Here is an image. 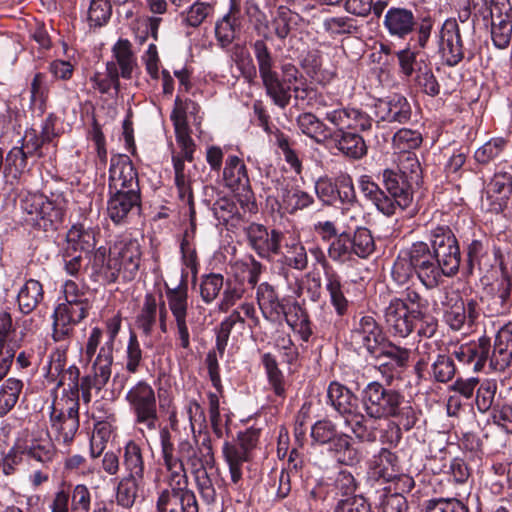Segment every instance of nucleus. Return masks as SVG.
<instances>
[{
  "mask_svg": "<svg viewBox=\"0 0 512 512\" xmlns=\"http://www.w3.org/2000/svg\"><path fill=\"white\" fill-rule=\"evenodd\" d=\"M328 142L351 159H361L367 153L366 143L363 137L357 133L333 131Z\"/></svg>",
  "mask_w": 512,
  "mask_h": 512,
  "instance_id": "nucleus-33",
  "label": "nucleus"
},
{
  "mask_svg": "<svg viewBox=\"0 0 512 512\" xmlns=\"http://www.w3.org/2000/svg\"><path fill=\"white\" fill-rule=\"evenodd\" d=\"M285 262L293 269L303 271L308 266L307 250L297 239L285 244Z\"/></svg>",
  "mask_w": 512,
  "mask_h": 512,
  "instance_id": "nucleus-51",
  "label": "nucleus"
},
{
  "mask_svg": "<svg viewBox=\"0 0 512 512\" xmlns=\"http://www.w3.org/2000/svg\"><path fill=\"white\" fill-rule=\"evenodd\" d=\"M65 301L58 304L53 313V338L65 339L72 327L88 316L92 307V292L82 282L66 280L62 285Z\"/></svg>",
  "mask_w": 512,
  "mask_h": 512,
  "instance_id": "nucleus-5",
  "label": "nucleus"
},
{
  "mask_svg": "<svg viewBox=\"0 0 512 512\" xmlns=\"http://www.w3.org/2000/svg\"><path fill=\"white\" fill-rule=\"evenodd\" d=\"M422 136L416 130L402 128L393 136V146L397 154L408 153L420 146Z\"/></svg>",
  "mask_w": 512,
  "mask_h": 512,
  "instance_id": "nucleus-53",
  "label": "nucleus"
},
{
  "mask_svg": "<svg viewBox=\"0 0 512 512\" xmlns=\"http://www.w3.org/2000/svg\"><path fill=\"white\" fill-rule=\"evenodd\" d=\"M382 182L387 191V198L393 203L391 216L397 211L405 210L412 202V185L406 177L395 168H386L382 172Z\"/></svg>",
  "mask_w": 512,
  "mask_h": 512,
  "instance_id": "nucleus-19",
  "label": "nucleus"
},
{
  "mask_svg": "<svg viewBox=\"0 0 512 512\" xmlns=\"http://www.w3.org/2000/svg\"><path fill=\"white\" fill-rule=\"evenodd\" d=\"M361 404L368 420L393 418L400 429L409 431L418 421L420 411L398 391L370 382L361 393ZM369 427H373L369 425Z\"/></svg>",
  "mask_w": 512,
  "mask_h": 512,
  "instance_id": "nucleus-2",
  "label": "nucleus"
},
{
  "mask_svg": "<svg viewBox=\"0 0 512 512\" xmlns=\"http://www.w3.org/2000/svg\"><path fill=\"white\" fill-rule=\"evenodd\" d=\"M358 186L362 194L376 206L379 212L385 216H391L393 203L387 198L386 192L370 176H360Z\"/></svg>",
  "mask_w": 512,
  "mask_h": 512,
  "instance_id": "nucleus-34",
  "label": "nucleus"
},
{
  "mask_svg": "<svg viewBox=\"0 0 512 512\" xmlns=\"http://www.w3.org/2000/svg\"><path fill=\"white\" fill-rule=\"evenodd\" d=\"M352 253L360 258H367L375 250L374 239L367 228L357 227L351 238Z\"/></svg>",
  "mask_w": 512,
  "mask_h": 512,
  "instance_id": "nucleus-55",
  "label": "nucleus"
},
{
  "mask_svg": "<svg viewBox=\"0 0 512 512\" xmlns=\"http://www.w3.org/2000/svg\"><path fill=\"white\" fill-rule=\"evenodd\" d=\"M277 203L284 213L295 214L299 210L308 208L314 203L313 196L290 182H278Z\"/></svg>",
  "mask_w": 512,
  "mask_h": 512,
  "instance_id": "nucleus-27",
  "label": "nucleus"
},
{
  "mask_svg": "<svg viewBox=\"0 0 512 512\" xmlns=\"http://www.w3.org/2000/svg\"><path fill=\"white\" fill-rule=\"evenodd\" d=\"M110 433V427L106 423L99 422L94 426L93 433L90 437L91 458H98L104 452L110 438Z\"/></svg>",
  "mask_w": 512,
  "mask_h": 512,
  "instance_id": "nucleus-62",
  "label": "nucleus"
},
{
  "mask_svg": "<svg viewBox=\"0 0 512 512\" xmlns=\"http://www.w3.org/2000/svg\"><path fill=\"white\" fill-rule=\"evenodd\" d=\"M439 46L442 57L448 66H455L463 59L462 39L456 20L448 19L443 23Z\"/></svg>",
  "mask_w": 512,
  "mask_h": 512,
  "instance_id": "nucleus-26",
  "label": "nucleus"
},
{
  "mask_svg": "<svg viewBox=\"0 0 512 512\" xmlns=\"http://www.w3.org/2000/svg\"><path fill=\"white\" fill-rule=\"evenodd\" d=\"M121 267V276L124 281L133 280L139 270L141 261V248L136 239L123 238L115 242L111 248Z\"/></svg>",
  "mask_w": 512,
  "mask_h": 512,
  "instance_id": "nucleus-23",
  "label": "nucleus"
},
{
  "mask_svg": "<svg viewBox=\"0 0 512 512\" xmlns=\"http://www.w3.org/2000/svg\"><path fill=\"white\" fill-rule=\"evenodd\" d=\"M57 456V449L48 430L37 428L16 440L4 458L3 472L9 475L22 462L47 467Z\"/></svg>",
  "mask_w": 512,
  "mask_h": 512,
  "instance_id": "nucleus-7",
  "label": "nucleus"
},
{
  "mask_svg": "<svg viewBox=\"0 0 512 512\" xmlns=\"http://www.w3.org/2000/svg\"><path fill=\"white\" fill-rule=\"evenodd\" d=\"M113 55L116 59V65L121 70V76L129 79L132 71L136 67V57L132 51V45L127 39H119L112 48Z\"/></svg>",
  "mask_w": 512,
  "mask_h": 512,
  "instance_id": "nucleus-42",
  "label": "nucleus"
},
{
  "mask_svg": "<svg viewBox=\"0 0 512 512\" xmlns=\"http://www.w3.org/2000/svg\"><path fill=\"white\" fill-rule=\"evenodd\" d=\"M252 49L266 94L278 107H287L291 100V86L298 82L301 76L298 68L292 63H284L281 66L280 77L276 70L275 58L266 42L256 40Z\"/></svg>",
  "mask_w": 512,
  "mask_h": 512,
  "instance_id": "nucleus-3",
  "label": "nucleus"
},
{
  "mask_svg": "<svg viewBox=\"0 0 512 512\" xmlns=\"http://www.w3.org/2000/svg\"><path fill=\"white\" fill-rule=\"evenodd\" d=\"M67 241L75 251L79 249L84 255L94 249L96 235L93 229H86L83 225H74L67 233Z\"/></svg>",
  "mask_w": 512,
  "mask_h": 512,
  "instance_id": "nucleus-46",
  "label": "nucleus"
},
{
  "mask_svg": "<svg viewBox=\"0 0 512 512\" xmlns=\"http://www.w3.org/2000/svg\"><path fill=\"white\" fill-rule=\"evenodd\" d=\"M383 24L392 37L401 40L406 39L416 30V41L420 48L426 47L433 29V20L430 17L423 18L417 26L412 10L404 7L389 8L384 16Z\"/></svg>",
  "mask_w": 512,
  "mask_h": 512,
  "instance_id": "nucleus-10",
  "label": "nucleus"
},
{
  "mask_svg": "<svg viewBox=\"0 0 512 512\" xmlns=\"http://www.w3.org/2000/svg\"><path fill=\"white\" fill-rule=\"evenodd\" d=\"M190 468L191 473H196L203 469L212 468L214 465V454L209 437H204L197 449L183 460V463Z\"/></svg>",
  "mask_w": 512,
  "mask_h": 512,
  "instance_id": "nucleus-40",
  "label": "nucleus"
},
{
  "mask_svg": "<svg viewBox=\"0 0 512 512\" xmlns=\"http://www.w3.org/2000/svg\"><path fill=\"white\" fill-rule=\"evenodd\" d=\"M43 298L42 284L35 279H29L21 287L17 295L19 310L24 314H29L37 308Z\"/></svg>",
  "mask_w": 512,
  "mask_h": 512,
  "instance_id": "nucleus-37",
  "label": "nucleus"
},
{
  "mask_svg": "<svg viewBox=\"0 0 512 512\" xmlns=\"http://www.w3.org/2000/svg\"><path fill=\"white\" fill-rule=\"evenodd\" d=\"M23 384L20 380L9 378L0 388V415L7 414L17 403Z\"/></svg>",
  "mask_w": 512,
  "mask_h": 512,
  "instance_id": "nucleus-50",
  "label": "nucleus"
},
{
  "mask_svg": "<svg viewBox=\"0 0 512 512\" xmlns=\"http://www.w3.org/2000/svg\"><path fill=\"white\" fill-rule=\"evenodd\" d=\"M300 16L286 7H279L275 17L271 21L274 34L280 40L288 37L290 32L298 25Z\"/></svg>",
  "mask_w": 512,
  "mask_h": 512,
  "instance_id": "nucleus-45",
  "label": "nucleus"
},
{
  "mask_svg": "<svg viewBox=\"0 0 512 512\" xmlns=\"http://www.w3.org/2000/svg\"><path fill=\"white\" fill-rule=\"evenodd\" d=\"M456 366L453 359L446 354H438L431 365L430 374L436 382L447 383L453 379Z\"/></svg>",
  "mask_w": 512,
  "mask_h": 512,
  "instance_id": "nucleus-52",
  "label": "nucleus"
},
{
  "mask_svg": "<svg viewBox=\"0 0 512 512\" xmlns=\"http://www.w3.org/2000/svg\"><path fill=\"white\" fill-rule=\"evenodd\" d=\"M426 237L430 243L436 259L442 264L444 275L454 276L460 266V249L458 241L448 225H430L426 230Z\"/></svg>",
  "mask_w": 512,
  "mask_h": 512,
  "instance_id": "nucleus-13",
  "label": "nucleus"
},
{
  "mask_svg": "<svg viewBox=\"0 0 512 512\" xmlns=\"http://www.w3.org/2000/svg\"><path fill=\"white\" fill-rule=\"evenodd\" d=\"M396 170L406 177L413 184H418L421 178L422 169L420 162L413 152L397 154Z\"/></svg>",
  "mask_w": 512,
  "mask_h": 512,
  "instance_id": "nucleus-48",
  "label": "nucleus"
},
{
  "mask_svg": "<svg viewBox=\"0 0 512 512\" xmlns=\"http://www.w3.org/2000/svg\"><path fill=\"white\" fill-rule=\"evenodd\" d=\"M214 6L208 2H193L191 6L183 14V22L185 25L196 28L204 21L212 16Z\"/></svg>",
  "mask_w": 512,
  "mask_h": 512,
  "instance_id": "nucleus-54",
  "label": "nucleus"
},
{
  "mask_svg": "<svg viewBox=\"0 0 512 512\" xmlns=\"http://www.w3.org/2000/svg\"><path fill=\"white\" fill-rule=\"evenodd\" d=\"M143 360V351L135 332H130L125 350V369L129 373L138 372Z\"/></svg>",
  "mask_w": 512,
  "mask_h": 512,
  "instance_id": "nucleus-58",
  "label": "nucleus"
},
{
  "mask_svg": "<svg viewBox=\"0 0 512 512\" xmlns=\"http://www.w3.org/2000/svg\"><path fill=\"white\" fill-rule=\"evenodd\" d=\"M166 299L169 310L175 322V337L179 346L184 350H190L191 340L188 313V288L186 284H179L175 288H168L166 290Z\"/></svg>",
  "mask_w": 512,
  "mask_h": 512,
  "instance_id": "nucleus-16",
  "label": "nucleus"
},
{
  "mask_svg": "<svg viewBox=\"0 0 512 512\" xmlns=\"http://www.w3.org/2000/svg\"><path fill=\"white\" fill-rule=\"evenodd\" d=\"M491 35L494 45L499 49H505L509 46L512 36V18L493 20L491 22Z\"/></svg>",
  "mask_w": 512,
  "mask_h": 512,
  "instance_id": "nucleus-61",
  "label": "nucleus"
},
{
  "mask_svg": "<svg viewBox=\"0 0 512 512\" xmlns=\"http://www.w3.org/2000/svg\"><path fill=\"white\" fill-rule=\"evenodd\" d=\"M419 280L427 288H434L444 275L442 264L425 242H416L407 250Z\"/></svg>",
  "mask_w": 512,
  "mask_h": 512,
  "instance_id": "nucleus-15",
  "label": "nucleus"
},
{
  "mask_svg": "<svg viewBox=\"0 0 512 512\" xmlns=\"http://www.w3.org/2000/svg\"><path fill=\"white\" fill-rule=\"evenodd\" d=\"M370 505L360 495L342 498L337 501L332 512H370Z\"/></svg>",
  "mask_w": 512,
  "mask_h": 512,
  "instance_id": "nucleus-64",
  "label": "nucleus"
},
{
  "mask_svg": "<svg viewBox=\"0 0 512 512\" xmlns=\"http://www.w3.org/2000/svg\"><path fill=\"white\" fill-rule=\"evenodd\" d=\"M312 440L320 445H328V451L341 464L353 465L360 460V454L351 444V438L339 433L336 425L329 420H319L311 427Z\"/></svg>",
  "mask_w": 512,
  "mask_h": 512,
  "instance_id": "nucleus-12",
  "label": "nucleus"
},
{
  "mask_svg": "<svg viewBox=\"0 0 512 512\" xmlns=\"http://www.w3.org/2000/svg\"><path fill=\"white\" fill-rule=\"evenodd\" d=\"M122 464L127 477L144 480L145 462L141 447L129 441L123 448Z\"/></svg>",
  "mask_w": 512,
  "mask_h": 512,
  "instance_id": "nucleus-36",
  "label": "nucleus"
},
{
  "mask_svg": "<svg viewBox=\"0 0 512 512\" xmlns=\"http://www.w3.org/2000/svg\"><path fill=\"white\" fill-rule=\"evenodd\" d=\"M424 512H468V509L459 500L439 498L428 500Z\"/></svg>",
  "mask_w": 512,
  "mask_h": 512,
  "instance_id": "nucleus-63",
  "label": "nucleus"
},
{
  "mask_svg": "<svg viewBox=\"0 0 512 512\" xmlns=\"http://www.w3.org/2000/svg\"><path fill=\"white\" fill-rule=\"evenodd\" d=\"M445 299L442 304L446 307L444 320L453 330L459 331L465 326L471 327L479 316L477 303L474 300L464 302L455 291H443Z\"/></svg>",
  "mask_w": 512,
  "mask_h": 512,
  "instance_id": "nucleus-18",
  "label": "nucleus"
},
{
  "mask_svg": "<svg viewBox=\"0 0 512 512\" xmlns=\"http://www.w3.org/2000/svg\"><path fill=\"white\" fill-rule=\"evenodd\" d=\"M30 107L34 112L42 115L46 110L48 99V87L45 81V75L42 73L35 74L30 89Z\"/></svg>",
  "mask_w": 512,
  "mask_h": 512,
  "instance_id": "nucleus-49",
  "label": "nucleus"
},
{
  "mask_svg": "<svg viewBox=\"0 0 512 512\" xmlns=\"http://www.w3.org/2000/svg\"><path fill=\"white\" fill-rule=\"evenodd\" d=\"M158 304L152 294H147L136 317V326L145 336H150L157 323Z\"/></svg>",
  "mask_w": 512,
  "mask_h": 512,
  "instance_id": "nucleus-44",
  "label": "nucleus"
},
{
  "mask_svg": "<svg viewBox=\"0 0 512 512\" xmlns=\"http://www.w3.org/2000/svg\"><path fill=\"white\" fill-rule=\"evenodd\" d=\"M20 207L27 223L43 231H52L63 222L68 199L59 190L49 194L26 191L21 195Z\"/></svg>",
  "mask_w": 512,
  "mask_h": 512,
  "instance_id": "nucleus-6",
  "label": "nucleus"
},
{
  "mask_svg": "<svg viewBox=\"0 0 512 512\" xmlns=\"http://www.w3.org/2000/svg\"><path fill=\"white\" fill-rule=\"evenodd\" d=\"M375 115L381 121L405 123L411 117V107L404 96L393 94L375 103Z\"/></svg>",
  "mask_w": 512,
  "mask_h": 512,
  "instance_id": "nucleus-29",
  "label": "nucleus"
},
{
  "mask_svg": "<svg viewBox=\"0 0 512 512\" xmlns=\"http://www.w3.org/2000/svg\"><path fill=\"white\" fill-rule=\"evenodd\" d=\"M370 469L373 471L374 476L385 481H391L398 474L397 457L388 449L383 448L377 455L373 456L370 462Z\"/></svg>",
  "mask_w": 512,
  "mask_h": 512,
  "instance_id": "nucleus-38",
  "label": "nucleus"
},
{
  "mask_svg": "<svg viewBox=\"0 0 512 512\" xmlns=\"http://www.w3.org/2000/svg\"><path fill=\"white\" fill-rule=\"evenodd\" d=\"M427 300L413 289H407L401 298L394 297L384 310L386 326L391 334L406 338L415 328V318L421 317Z\"/></svg>",
  "mask_w": 512,
  "mask_h": 512,
  "instance_id": "nucleus-8",
  "label": "nucleus"
},
{
  "mask_svg": "<svg viewBox=\"0 0 512 512\" xmlns=\"http://www.w3.org/2000/svg\"><path fill=\"white\" fill-rule=\"evenodd\" d=\"M172 163L175 172V185L178 191V196L183 202L192 206V179L190 175L185 171V164L183 162V158L180 157L179 155H172Z\"/></svg>",
  "mask_w": 512,
  "mask_h": 512,
  "instance_id": "nucleus-43",
  "label": "nucleus"
},
{
  "mask_svg": "<svg viewBox=\"0 0 512 512\" xmlns=\"http://www.w3.org/2000/svg\"><path fill=\"white\" fill-rule=\"evenodd\" d=\"M224 286V277L221 274L211 273L202 277L200 295L202 300L209 304L219 295Z\"/></svg>",
  "mask_w": 512,
  "mask_h": 512,
  "instance_id": "nucleus-57",
  "label": "nucleus"
},
{
  "mask_svg": "<svg viewBox=\"0 0 512 512\" xmlns=\"http://www.w3.org/2000/svg\"><path fill=\"white\" fill-rule=\"evenodd\" d=\"M109 195L107 213L115 224L125 223L130 213L140 207V193L109 191Z\"/></svg>",
  "mask_w": 512,
  "mask_h": 512,
  "instance_id": "nucleus-30",
  "label": "nucleus"
},
{
  "mask_svg": "<svg viewBox=\"0 0 512 512\" xmlns=\"http://www.w3.org/2000/svg\"><path fill=\"white\" fill-rule=\"evenodd\" d=\"M144 485V480L131 477H122L116 486L115 500L118 506L130 509L139 497V491Z\"/></svg>",
  "mask_w": 512,
  "mask_h": 512,
  "instance_id": "nucleus-39",
  "label": "nucleus"
},
{
  "mask_svg": "<svg viewBox=\"0 0 512 512\" xmlns=\"http://www.w3.org/2000/svg\"><path fill=\"white\" fill-rule=\"evenodd\" d=\"M225 185L233 191H242L247 201L250 200V180L244 162L237 156H228L223 170Z\"/></svg>",
  "mask_w": 512,
  "mask_h": 512,
  "instance_id": "nucleus-31",
  "label": "nucleus"
},
{
  "mask_svg": "<svg viewBox=\"0 0 512 512\" xmlns=\"http://www.w3.org/2000/svg\"><path fill=\"white\" fill-rule=\"evenodd\" d=\"M223 454L229 466L231 481L238 484L242 479V466L248 461V453L237 443L226 442L223 446Z\"/></svg>",
  "mask_w": 512,
  "mask_h": 512,
  "instance_id": "nucleus-41",
  "label": "nucleus"
},
{
  "mask_svg": "<svg viewBox=\"0 0 512 512\" xmlns=\"http://www.w3.org/2000/svg\"><path fill=\"white\" fill-rule=\"evenodd\" d=\"M108 187L109 191L140 193L138 175L128 156L112 157Z\"/></svg>",
  "mask_w": 512,
  "mask_h": 512,
  "instance_id": "nucleus-20",
  "label": "nucleus"
},
{
  "mask_svg": "<svg viewBox=\"0 0 512 512\" xmlns=\"http://www.w3.org/2000/svg\"><path fill=\"white\" fill-rule=\"evenodd\" d=\"M495 262L498 263L502 280L498 283L489 302L490 312L493 314H506L512 308V278L504 264L501 249L493 248Z\"/></svg>",
  "mask_w": 512,
  "mask_h": 512,
  "instance_id": "nucleus-24",
  "label": "nucleus"
},
{
  "mask_svg": "<svg viewBox=\"0 0 512 512\" xmlns=\"http://www.w3.org/2000/svg\"><path fill=\"white\" fill-rule=\"evenodd\" d=\"M90 262V277L95 282L112 283L121 275L120 264L109 250V254L105 248H98L92 255Z\"/></svg>",
  "mask_w": 512,
  "mask_h": 512,
  "instance_id": "nucleus-28",
  "label": "nucleus"
},
{
  "mask_svg": "<svg viewBox=\"0 0 512 512\" xmlns=\"http://www.w3.org/2000/svg\"><path fill=\"white\" fill-rule=\"evenodd\" d=\"M325 289L329 294L331 305L334 307L338 316L347 313L349 301L346 294L349 293L347 282H342L340 275L331 268H325Z\"/></svg>",
  "mask_w": 512,
  "mask_h": 512,
  "instance_id": "nucleus-32",
  "label": "nucleus"
},
{
  "mask_svg": "<svg viewBox=\"0 0 512 512\" xmlns=\"http://www.w3.org/2000/svg\"><path fill=\"white\" fill-rule=\"evenodd\" d=\"M511 193L512 166H497L487 185L486 196L482 199V208L494 214L503 212Z\"/></svg>",
  "mask_w": 512,
  "mask_h": 512,
  "instance_id": "nucleus-17",
  "label": "nucleus"
},
{
  "mask_svg": "<svg viewBox=\"0 0 512 512\" xmlns=\"http://www.w3.org/2000/svg\"><path fill=\"white\" fill-rule=\"evenodd\" d=\"M384 340L382 329L372 316H362L351 330L350 341L356 350L366 349L371 355L378 353Z\"/></svg>",
  "mask_w": 512,
  "mask_h": 512,
  "instance_id": "nucleus-21",
  "label": "nucleus"
},
{
  "mask_svg": "<svg viewBox=\"0 0 512 512\" xmlns=\"http://www.w3.org/2000/svg\"><path fill=\"white\" fill-rule=\"evenodd\" d=\"M112 13L109 0H91L88 9L90 26L101 27L108 22Z\"/></svg>",
  "mask_w": 512,
  "mask_h": 512,
  "instance_id": "nucleus-60",
  "label": "nucleus"
},
{
  "mask_svg": "<svg viewBox=\"0 0 512 512\" xmlns=\"http://www.w3.org/2000/svg\"><path fill=\"white\" fill-rule=\"evenodd\" d=\"M122 326V318L119 313L105 321L106 340H103V331L99 327L92 328L84 349V356L92 361L91 372L82 379L81 389L85 402L91 398V390L100 391L109 381L114 360L113 352L116 337Z\"/></svg>",
  "mask_w": 512,
  "mask_h": 512,
  "instance_id": "nucleus-1",
  "label": "nucleus"
},
{
  "mask_svg": "<svg viewBox=\"0 0 512 512\" xmlns=\"http://www.w3.org/2000/svg\"><path fill=\"white\" fill-rule=\"evenodd\" d=\"M490 347V339L481 337L478 341L461 345L454 355L459 362L472 365L476 372L483 369L488 359L495 370H505L512 363V321L497 331L491 356Z\"/></svg>",
  "mask_w": 512,
  "mask_h": 512,
  "instance_id": "nucleus-4",
  "label": "nucleus"
},
{
  "mask_svg": "<svg viewBox=\"0 0 512 512\" xmlns=\"http://www.w3.org/2000/svg\"><path fill=\"white\" fill-rule=\"evenodd\" d=\"M262 363L265 367L268 380L277 396L285 395V383L282 372L278 368L276 359L270 353H266L262 357Z\"/></svg>",
  "mask_w": 512,
  "mask_h": 512,
  "instance_id": "nucleus-56",
  "label": "nucleus"
},
{
  "mask_svg": "<svg viewBox=\"0 0 512 512\" xmlns=\"http://www.w3.org/2000/svg\"><path fill=\"white\" fill-rule=\"evenodd\" d=\"M82 252L70 253L68 250L63 255V269L67 275L79 278L85 269L90 270V260Z\"/></svg>",
  "mask_w": 512,
  "mask_h": 512,
  "instance_id": "nucleus-59",
  "label": "nucleus"
},
{
  "mask_svg": "<svg viewBox=\"0 0 512 512\" xmlns=\"http://www.w3.org/2000/svg\"><path fill=\"white\" fill-rule=\"evenodd\" d=\"M155 512H198L195 494L184 488H165L158 492Z\"/></svg>",
  "mask_w": 512,
  "mask_h": 512,
  "instance_id": "nucleus-22",
  "label": "nucleus"
},
{
  "mask_svg": "<svg viewBox=\"0 0 512 512\" xmlns=\"http://www.w3.org/2000/svg\"><path fill=\"white\" fill-rule=\"evenodd\" d=\"M251 248L262 258H269L280 251L282 233L272 230L271 233L260 224L252 223L246 229Z\"/></svg>",
  "mask_w": 512,
  "mask_h": 512,
  "instance_id": "nucleus-25",
  "label": "nucleus"
},
{
  "mask_svg": "<svg viewBox=\"0 0 512 512\" xmlns=\"http://www.w3.org/2000/svg\"><path fill=\"white\" fill-rule=\"evenodd\" d=\"M90 81L94 89H97L101 94L108 93L112 88L118 92L119 90V72L115 62H107L104 72H95L91 76Z\"/></svg>",
  "mask_w": 512,
  "mask_h": 512,
  "instance_id": "nucleus-47",
  "label": "nucleus"
},
{
  "mask_svg": "<svg viewBox=\"0 0 512 512\" xmlns=\"http://www.w3.org/2000/svg\"><path fill=\"white\" fill-rule=\"evenodd\" d=\"M50 424L56 440L69 446L79 429V403L70 397L55 400L51 406Z\"/></svg>",
  "mask_w": 512,
  "mask_h": 512,
  "instance_id": "nucleus-14",
  "label": "nucleus"
},
{
  "mask_svg": "<svg viewBox=\"0 0 512 512\" xmlns=\"http://www.w3.org/2000/svg\"><path fill=\"white\" fill-rule=\"evenodd\" d=\"M331 406L344 418L345 425L357 438L363 441H374L376 428L368 426V420L359 411L358 398L345 386L338 382L330 383L327 390Z\"/></svg>",
  "mask_w": 512,
  "mask_h": 512,
  "instance_id": "nucleus-9",
  "label": "nucleus"
},
{
  "mask_svg": "<svg viewBox=\"0 0 512 512\" xmlns=\"http://www.w3.org/2000/svg\"><path fill=\"white\" fill-rule=\"evenodd\" d=\"M125 399L134 417V423L140 427V431H155L159 416L152 386L146 381H139L127 391Z\"/></svg>",
  "mask_w": 512,
  "mask_h": 512,
  "instance_id": "nucleus-11",
  "label": "nucleus"
},
{
  "mask_svg": "<svg viewBox=\"0 0 512 512\" xmlns=\"http://www.w3.org/2000/svg\"><path fill=\"white\" fill-rule=\"evenodd\" d=\"M300 131L318 144L328 143L332 130L312 113H302L297 118Z\"/></svg>",
  "mask_w": 512,
  "mask_h": 512,
  "instance_id": "nucleus-35",
  "label": "nucleus"
}]
</instances>
